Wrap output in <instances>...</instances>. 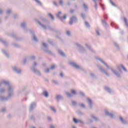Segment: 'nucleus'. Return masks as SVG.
Instances as JSON below:
<instances>
[{"instance_id":"nucleus-1","label":"nucleus","mask_w":128,"mask_h":128,"mask_svg":"<svg viewBox=\"0 0 128 128\" xmlns=\"http://www.w3.org/2000/svg\"><path fill=\"white\" fill-rule=\"evenodd\" d=\"M96 60H100V62L103 64H104V66H105L107 68H108V70H110L112 72H113L114 74H115V76H116L118 78H122V75H120L121 72H118L116 71V70L110 67V66H108V64L106 62H105L104 61L100 59V58H96Z\"/></svg>"},{"instance_id":"nucleus-2","label":"nucleus","mask_w":128,"mask_h":128,"mask_svg":"<svg viewBox=\"0 0 128 128\" xmlns=\"http://www.w3.org/2000/svg\"><path fill=\"white\" fill-rule=\"evenodd\" d=\"M75 45L77 46L78 50V52H82V54H84V52H86V48H84L80 44L76 42Z\"/></svg>"},{"instance_id":"nucleus-3","label":"nucleus","mask_w":128,"mask_h":128,"mask_svg":"<svg viewBox=\"0 0 128 128\" xmlns=\"http://www.w3.org/2000/svg\"><path fill=\"white\" fill-rule=\"evenodd\" d=\"M42 46H43L44 48H45L44 50V52H45L47 54H51L52 56H54L52 52V51L48 50V44L46 43L42 42Z\"/></svg>"},{"instance_id":"nucleus-4","label":"nucleus","mask_w":128,"mask_h":128,"mask_svg":"<svg viewBox=\"0 0 128 128\" xmlns=\"http://www.w3.org/2000/svg\"><path fill=\"white\" fill-rule=\"evenodd\" d=\"M98 68L100 70V72H102V74H106L107 76H110V74H108V72H106L104 69L102 68L100 66L98 65L97 66Z\"/></svg>"},{"instance_id":"nucleus-5","label":"nucleus","mask_w":128,"mask_h":128,"mask_svg":"<svg viewBox=\"0 0 128 128\" xmlns=\"http://www.w3.org/2000/svg\"><path fill=\"white\" fill-rule=\"evenodd\" d=\"M60 14H62V12H59L58 14H56L57 18L62 20H66V14H64L63 16H60Z\"/></svg>"},{"instance_id":"nucleus-6","label":"nucleus","mask_w":128,"mask_h":128,"mask_svg":"<svg viewBox=\"0 0 128 128\" xmlns=\"http://www.w3.org/2000/svg\"><path fill=\"white\" fill-rule=\"evenodd\" d=\"M73 22H78V18L76 16H72L70 18L69 24H70V26H72V25Z\"/></svg>"},{"instance_id":"nucleus-7","label":"nucleus","mask_w":128,"mask_h":128,"mask_svg":"<svg viewBox=\"0 0 128 128\" xmlns=\"http://www.w3.org/2000/svg\"><path fill=\"white\" fill-rule=\"evenodd\" d=\"M32 70L36 74V76H42V72H40V71L38 68H33Z\"/></svg>"},{"instance_id":"nucleus-8","label":"nucleus","mask_w":128,"mask_h":128,"mask_svg":"<svg viewBox=\"0 0 128 128\" xmlns=\"http://www.w3.org/2000/svg\"><path fill=\"white\" fill-rule=\"evenodd\" d=\"M70 64L71 66H74V68H76V70H82V66L77 65L76 64V63L74 62H70Z\"/></svg>"},{"instance_id":"nucleus-9","label":"nucleus","mask_w":128,"mask_h":128,"mask_svg":"<svg viewBox=\"0 0 128 128\" xmlns=\"http://www.w3.org/2000/svg\"><path fill=\"white\" fill-rule=\"evenodd\" d=\"M87 102L88 104V108L90 110H92V106H94V102L90 98H88Z\"/></svg>"},{"instance_id":"nucleus-10","label":"nucleus","mask_w":128,"mask_h":128,"mask_svg":"<svg viewBox=\"0 0 128 128\" xmlns=\"http://www.w3.org/2000/svg\"><path fill=\"white\" fill-rule=\"evenodd\" d=\"M55 98L57 102H60V100H64V96H62L61 94H57L56 95Z\"/></svg>"},{"instance_id":"nucleus-11","label":"nucleus","mask_w":128,"mask_h":128,"mask_svg":"<svg viewBox=\"0 0 128 128\" xmlns=\"http://www.w3.org/2000/svg\"><path fill=\"white\" fill-rule=\"evenodd\" d=\"M105 114L106 116H108L112 118H114V114L112 113H110L107 110H105Z\"/></svg>"},{"instance_id":"nucleus-12","label":"nucleus","mask_w":128,"mask_h":128,"mask_svg":"<svg viewBox=\"0 0 128 128\" xmlns=\"http://www.w3.org/2000/svg\"><path fill=\"white\" fill-rule=\"evenodd\" d=\"M35 20L36 22H38V24H39V25L42 28H44V30H48V28H46V25L42 24L40 22L38 21V20L36 19Z\"/></svg>"},{"instance_id":"nucleus-13","label":"nucleus","mask_w":128,"mask_h":128,"mask_svg":"<svg viewBox=\"0 0 128 128\" xmlns=\"http://www.w3.org/2000/svg\"><path fill=\"white\" fill-rule=\"evenodd\" d=\"M42 95L44 96L45 98H48L50 96V94H48V92L46 91V90H44L42 93Z\"/></svg>"},{"instance_id":"nucleus-14","label":"nucleus","mask_w":128,"mask_h":128,"mask_svg":"<svg viewBox=\"0 0 128 128\" xmlns=\"http://www.w3.org/2000/svg\"><path fill=\"white\" fill-rule=\"evenodd\" d=\"M58 54H60L61 56H63V58H66V54H64V52H62V50H60V49H58Z\"/></svg>"},{"instance_id":"nucleus-15","label":"nucleus","mask_w":128,"mask_h":128,"mask_svg":"<svg viewBox=\"0 0 128 128\" xmlns=\"http://www.w3.org/2000/svg\"><path fill=\"white\" fill-rule=\"evenodd\" d=\"M86 46L87 47V48L91 52H93V53L96 52V51L94 49H92V47L90 46V45L88 44H86Z\"/></svg>"},{"instance_id":"nucleus-16","label":"nucleus","mask_w":128,"mask_h":128,"mask_svg":"<svg viewBox=\"0 0 128 128\" xmlns=\"http://www.w3.org/2000/svg\"><path fill=\"white\" fill-rule=\"evenodd\" d=\"M104 88L105 90H106V92H109V94H112V89H110L108 86H105Z\"/></svg>"},{"instance_id":"nucleus-17","label":"nucleus","mask_w":128,"mask_h":128,"mask_svg":"<svg viewBox=\"0 0 128 128\" xmlns=\"http://www.w3.org/2000/svg\"><path fill=\"white\" fill-rule=\"evenodd\" d=\"M102 22L105 28H108V23H106V20H102Z\"/></svg>"},{"instance_id":"nucleus-18","label":"nucleus","mask_w":128,"mask_h":128,"mask_svg":"<svg viewBox=\"0 0 128 128\" xmlns=\"http://www.w3.org/2000/svg\"><path fill=\"white\" fill-rule=\"evenodd\" d=\"M124 22H125L126 26V28H128V19L126 17H124Z\"/></svg>"},{"instance_id":"nucleus-19","label":"nucleus","mask_w":128,"mask_h":128,"mask_svg":"<svg viewBox=\"0 0 128 128\" xmlns=\"http://www.w3.org/2000/svg\"><path fill=\"white\" fill-rule=\"evenodd\" d=\"M120 122H122V124H126V121L124 120V119L122 117L120 116Z\"/></svg>"},{"instance_id":"nucleus-20","label":"nucleus","mask_w":128,"mask_h":128,"mask_svg":"<svg viewBox=\"0 0 128 128\" xmlns=\"http://www.w3.org/2000/svg\"><path fill=\"white\" fill-rule=\"evenodd\" d=\"M38 66V64L36 61H34L32 64V68H36Z\"/></svg>"},{"instance_id":"nucleus-21","label":"nucleus","mask_w":128,"mask_h":128,"mask_svg":"<svg viewBox=\"0 0 128 128\" xmlns=\"http://www.w3.org/2000/svg\"><path fill=\"white\" fill-rule=\"evenodd\" d=\"M91 118H92L93 120H94L96 122H98V120H100L98 118L94 116V115H91Z\"/></svg>"},{"instance_id":"nucleus-22","label":"nucleus","mask_w":128,"mask_h":128,"mask_svg":"<svg viewBox=\"0 0 128 128\" xmlns=\"http://www.w3.org/2000/svg\"><path fill=\"white\" fill-rule=\"evenodd\" d=\"M114 46H116V48L117 50H120V46H118V43L114 42Z\"/></svg>"},{"instance_id":"nucleus-23","label":"nucleus","mask_w":128,"mask_h":128,"mask_svg":"<svg viewBox=\"0 0 128 128\" xmlns=\"http://www.w3.org/2000/svg\"><path fill=\"white\" fill-rule=\"evenodd\" d=\"M76 113L78 114V116H84V113L82 112L80 110H77Z\"/></svg>"},{"instance_id":"nucleus-24","label":"nucleus","mask_w":128,"mask_h":128,"mask_svg":"<svg viewBox=\"0 0 128 128\" xmlns=\"http://www.w3.org/2000/svg\"><path fill=\"white\" fill-rule=\"evenodd\" d=\"M85 26L88 28H90V23L88 22L85 21L84 22Z\"/></svg>"},{"instance_id":"nucleus-25","label":"nucleus","mask_w":128,"mask_h":128,"mask_svg":"<svg viewBox=\"0 0 128 128\" xmlns=\"http://www.w3.org/2000/svg\"><path fill=\"white\" fill-rule=\"evenodd\" d=\"M48 16H50L51 20H54V16H52V14L50 13L48 14Z\"/></svg>"},{"instance_id":"nucleus-26","label":"nucleus","mask_w":128,"mask_h":128,"mask_svg":"<svg viewBox=\"0 0 128 128\" xmlns=\"http://www.w3.org/2000/svg\"><path fill=\"white\" fill-rule=\"evenodd\" d=\"M33 40L34 42H38V38H36L34 34H33Z\"/></svg>"},{"instance_id":"nucleus-27","label":"nucleus","mask_w":128,"mask_h":128,"mask_svg":"<svg viewBox=\"0 0 128 128\" xmlns=\"http://www.w3.org/2000/svg\"><path fill=\"white\" fill-rule=\"evenodd\" d=\"M34 0V2H36V4H39L40 6L42 5V4L40 0Z\"/></svg>"},{"instance_id":"nucleus-28","label":"nucleus","mask_w":128,"mask_h":128,"mask_svg":"<svg viewBox=\"0 0 128 128\" xmlns=\"http://www.w3.org/2000/svg\"><path fill=\"white\" fill-rule=\"evenodd\" d=\"M50 108L51 110L54 112H56V110L53 106H50Z\"/></svg>"},{"instance_id":"nucleus-29","label":"nucleus","mask_w":128,"mask_h":128,"mask_svg":"<svg viewBox=\"0 0 128 128\" xmlns=\"http://www.w3.org/2000/svg\"><path fill=\"white\" fill-rule=\"evenodd\" d=\"M80 16H81L82 18H83V20H84V18H86V14H84V13H82L80 14Z\"/></svg>"},{"instance_id":"nucleus-30","label":"nucleus","mask_w":128,"mask_h":128,"mask_svg":"<svg viewBox=\"0 0 128 128\" xmlns=\"http://www.w3.org/2000/svg\"><path fill=\"white\" fill-rule=\"evenodd\" d=\"M117 68L120 72H122V65H120V66H118Z\"/></svg>"},{"instance_id":"nucleus-31","label":"nucleus","mask_w":128,"mask_h":128,"mask_svg":"<svg viewBox=\"0 0 128 128\" xmlns=\"http://www.w3.org/2000/svg\"><path fill=\"white\" fill-rule=\"evenodd\" d=\"M83 6H84V10L86 12V10H88V6H86V4H84Z\"/></svg>"},{"instance_id":"nucleus-32","label":"nucleus","mask_w":128,"mask_h":128,"mask_svg":"<svg viewBox=\"0 0 128 128\" xmlns=\"http://www.w3.org/2000/svg\"><path fill=\"white\" fill-rule=\"evenodd\" d=\"M73 122H74V124H78V120H77L76 118H74Z\"/></svg>"},{"instance_id":"nucleus-33","label":"nucleus","mask_w":128,"mask_h":128,"mask_svg":"<svg viewBox=\"0 0 128 128\" xmlns=\"http://www.w3.org/2000/svg\"><path fill=\"white\" fill-rule=\"evenodd\" d=\"M52 82H53L55 84H58V82L56 80H52Z\"/></svg>"},{"instance_id":"nucleus-34","label":"nucleus","mask_w":128,"mask_h":128,"mask_svg":"<svg viewBox=\"0 0 128 128\" xmlns=\"http://www.w3.org/2000/svg\"><path fill=\"white\" fill-rule=\"evenodd\" d=\"M90 76H91V78H96V75H94V73H90Z\"/></svg>"},{"instance_id":"nucleus-35","label":"nucleus","mask_w":128,"mask_h":128,"mask_svg":"<svg viewBox=\"0 0 128 128\" xmlns=\"http://www.w3.org/2000/svg\"><path fill=\"white\" fill-rule=\"evenodd\" d=\"M48 30H52V32L54 31V29L53 28H52V27L50 26H48Z\"/></svg>"},{"instance_id":"nucleus-36","label":"nucleus","mask_w":128,"mask_h":128,"mask_svg":"<svg viewBox=\"0 0 128 128\" xmlns=\"http://www.w3.org/2000/svg\"><path fill=\"white\" fill-rule=\"evenodd\" d=\"M66 96H68V98H70L72 96V94L68 92H66Z\"/></svg>"},{"instance_id":"nucleus-37","label":"nucleus","mask_w":128,"mask_h":128,"mask_svg":"<svg viewBox=\"0 0 128 128\" xmlns=\"http://www.w3.org/2000/svg\"><path fill=\"white\" fill-rule=\"evenodd\" d=\"M36 108V103L34 102L32 103V108Z\"/></svg>"},{"instance_id":"nucleus-38","label":"nucleus","mask_w":128,"mask_h":128,"mask_svg":"<svg viewBox=\"0 0 128 128\" xmlns=\"http://www.w3.org/2000/svg\"><path fill=\"white\" fill-rule=\"evenodd\" d=\"M121 68H122V70H124V72H128V70H126V68H124V65L121 64Z\"/></svg>"},{"instance_id":"nucleus-39","label":"nucleus","mask_w":128,"mask_h":128,"mask_svg":"<svg viewBox=\"0 0 128 128\" xmlns=\"http://www.w3.org/2000/svg\"><path fill=\"white\" fill-rule=\"evenodd\" d=\"M110 2L111 4H112L113 6H116V4H114V2H112V0H110Z\"/></svg>"},{"instance_id":"nucleus-40","label":"nucleus","mask_w":128,"mask_h":128,"mask_svg":"<svg viewBox=\"0 0 128 128\" xmlns=\"http://www.w3.org/2000/svg\"><path fill=\"white\" fill-rule=\"evenodd\" d=\"M59 4L60 6H63L64 5V1L62 0H60Z\"/></svg>"},{"instance_id":"nucleus-41","label":"nucleus","mask_w":128,"mask_h":128,"mask_svg":"<svg viewBox=\"0 0 128 128\" xmlns=\"http://www.w3.org/2000/svg\"><path fill=\"white\" fill-rule=\"evenodd\" d=\"M71 92L73 94H76V92L75 90H72Z\"/></svg>"},{"instance_id":"nucleus-42","label":"nucleus","mask_w":128,"mask_h":128,"mask_svg":"<svg viewBox=\"0 0 128 128\" xmlns=\"http://www.w3.org/2000/svg\"><path fill=\"white\" fill-rule=\"evenodd\" d=\"M72 106H76L77 103L76 101H72Z\"/></svg>"},{"instance_id":"nucleus-43","label":"nucleus","mask_w":128,"mask_h":128,"mask_svg":"<svg viewBox=\"0 0 128 128\" xmlns=\"http://www.w3.org/2000/svg\"><path fill=\"white\" fill-rule=\"evenodd\" d=\"M48 42H49V44H50L52 46H54V42H52V40H48Z\"/></svg>"},{"instance_id":"nucleus-44","label":"nucleus","mask_w":128,"mask_h":128,"mask_svg":"<svg viewBox=\"0 0 128 128\" xmlns=\"http://www.w3.org/2000/svg\"><path fill=\"white\" fill-rule=\"evenodd\" d=\"M56 37L58 38V40H61V42H62V38L60 37V36H56Z\"/></svg>"},{"instance_id":"nucleus-45","label":"nucleus","mask_w":128,"mask_h":128,"mask_svg":"<svg viewBox=\"0 0 128 128\" xmlns=\"http://www.w3.org/2000/svg\"><path fill=\"white\" fill-rule=\"evenodd\" d=\"M96 34L97 36H100V31H98V30H96Z\"/></svg>"},{"instance_id":"nucleus-46","label":"nucleus","mask_w":128,"mask_h":128,"mask_svg":"<svg viewBox=\"0 0 128 128\" xmlns=\"http://www.w3.org/2000/svg\"><path fill=\"white\" fill-rule=\"evenodd\" d=\"M50 68V70H54V68H56V66L52 65Z\"/></svg>"},{"instance_id":"nucleus-47","label":"nucleus","mask_w":128,"mask_h":128,"mask_svg":"<svg viewBox=\"0 0 128 128\" xmlns=\"http://www.w3.org/2000/svg\"><path fill=\"white\" fill-rule=\"evenodd\" d=\"M78 122H80V123L82 124H84V121H82L80 120H78Z\"/></svg>"},{"instance_id":"nucleus-48","label":"nucleus","mask_w":128,"mask_h":128,"mask_svg":"<svg viewBox=\"0 0 128 128\" xmlns=\"http://www.w3.org/2000/svg\"><path fill=\"white\" fill-rule=\"evenodd\" d=\"M45 72L46 74H48V72H50V69L49 68H47V69L45 70Z\"/></svg>"},{"instance_id":"nucleus-49","label":"nucleus","mask_w":128,"mask_h":128,"mask_svg":"<svg viewBox=\"0 0 128 128\" xmlns=\"http://www.w3.org/2000/svg\"><path fill=\"white\" fill-rule=\"evenodd\" d=\"M79 106H81V108H86V106H84V104H80Z\"/></svg>"},{"instance_id":"nucleus-50","label":"nucleus","mask_w":128,"mask_h":128,"mask_svg":"<svg viewBox=\"0 0 128 128\" xmlns=\"http://www.w3.org/2000/svg\"><path fill=\"white\" fill-rule=\"evenodd\" d=\"M94 4H95L94 8L96 10V8H98V4L96 3V2H94Z\"/></svg>"},{"instance_id":"nucleus-51","label":"nucleus","mask_w":128,"mask_h":128,"mask_svg":"<svg viewBox=\"0 0 128 128\" xmlns=\"http://www.w3.org/2000/svg\"><path fill=\"white\" fill-rule=\"evenodd\" d=\"M80 94L82 96L84 97V93L83 92H80Z\"/></svg>"},{"instance_id":"nucleus-52","label":"nucleus","mask_w":128,"mask_h":128,"mask_svg":"<svg viewBox=\"0 0 128 128\" xmlns=\"http://www.w3.org/2000/svg\"><path fill=\"white\" fill-rule=\"evenodd\" d=\"M60 76L61 78H64V73L62 72H60Z\"/></svg>"},{"instance_id":"nucleus-53","label":"nucleus","mask_w":128,"mask_h":128,"mask_svg":"<svg viewBox=\"0 0 128 128\" xmlns=\"http://www.w3.org/2000/svg\"><path fill=\"white\" fill-rule=\"evenodd\" d=\"M66 34L67 36H70V31H67Z\"/></svg>"},{"instance_id":"nucleus-54","label":"nucleus","mask_w":128,"mask_h":128,"mask_svg":"<svg viewBox=\"0 0 128 128\" xmlns=\"http://www.w3.org/2000/svg\"><path fill=\"white\" fill-rule=\"evenodd\" d=\"M48 122H52V118L51 117H48Z\"/></svg>"},{"instance_id":"nucleus-55","label":"nucleus","mask_w":128,"mask_h":128,"mask_svg":"<svg viewBox=\"0 0 128 128\" xmlns=\"http://www.w3.org/2000/svg\"><path fill=\"white\" fill-rule=\"evenodd\" d=\"M100 6L102 8L103 10H104V8L102 7L104 4H102V3H100Z\"/></svg>"},{"instance_id":"nucleus-56","label":"nucleus","mask_w":128,"mask_h":128,"mask_svg":"<svg viewBox=\"0 0 128 128\" xmlns=\"http://www.w3.org/2000/svg\"><path fill=\"white\" fill-rule=\"evenodd\" d=\"M42 20H43V22H46V19L44 18H42Z\"/></svg>"},{"instance_id":"nucleus-57","label":"nucleus","mask_w":128,"mask_h":128,"mask_svg":"<svg viewBox=\"0 0 128 128\" xmlns=\"http://www.w3.org/2000/svg\"><path fill=\"white\" fill-rule=\"evenodd\" d=\"M70 12L71 14H73V12H74V10H70Z\"/></svg>"},{"instance_id":"nucleus-58","label":"nucleus","mask_w":128,"mask_h":128,"mask_svg":"<svg viewBox=\"0 0 128 128\" xmlns=\"http://www.w3.org/2000/svg\"><path fill=\"white\" fill-rule=\"evenodd\" d=\"M53 4H54V6H58V4H57L56 2H53Z\"/></svg>"},{"instance_id":"nucleus-59","label":"nucleus","mask_w":128,"mask_h":128,"mask_svg":"<svg viewBox=\"0 0 128 128\" xmlns=\"http://www.w3.org/2000/svg\"><path fill=\"white\" fill-rule=\"evenodd\" d=\"M50 128H55V126L54 125H51L50 126Z\"/></svg>"},{"instance_id":"nucleus-60","label":"nucleus","mask_w":128,"mask_h":128,"mask_svg":"<svg viewBox=\"0 0 128 128\" xmlns=\"http://www.w3.org/2000/svg\"><path fill=\"white\" fill-rule=\"evenodd\" d=\"M110 26H114V24L113 22H112L110 24Z\"/></svg>"},{"instance_id":"nucleus-61","label":"nucleus","mask_w":128,"mask_h":128,"mask_svg":"<svg viewBox=\"0 0 128 128\" xmlns=\"http://www.w3.org/2000/svg\"><path fill=\"white\" fill-rule=\"evenodd\" d=\"M67 4H68V6H70V2H67Z\"/></svg>"},{"instance_id":"nucleus-62","label":"nucleus","mask_w":128,"mask_h":128,"mask_svg":"<svg viewBox=\"0 0 128 128\" xmlns=\"http://www.w3.org/2000/svg\"><path fill=\"white\" fill-rule=\"evenodd\" d=\"M104 18L105 20H108V16H106V15L104 16Z\"/></svg>"},{"instance_id":"nucleus-63","label":"nucleus","mask_w":128,"mask_h":128,"mask_svg":"<svg viewBox=\"0 0 128 128\" xmlns=\"http://www.w3.org/2000/svg\"><path fill=\"white\" fill-rule=\"evenodd\" d=\"M26 26V23H22V26Z\"/></svg>"},{"instance_id":"nucleus-64","label":"nucleus","mask_w":128,"mask_h":128,"mask_svg":"<svg viewBox=\"0 0 128 128\" xmlns=\"http://www.w3.org/2000/svg\"><path fill=\"white\" fill-rule=\"evenodd\" d=\"M115 28H116V30L118 29V26H115Z\"/></svg>"}]
</instances>
